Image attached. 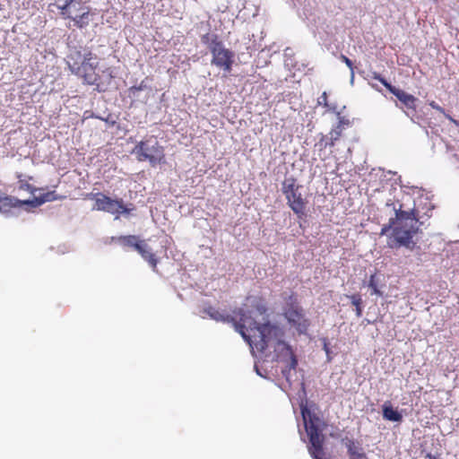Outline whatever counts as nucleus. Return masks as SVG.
I'll return each mask as SVG.
<instances>
[{
	"mask_svg": "<svg viewBox=\"0 0 459 459\" xmlns=\"http://www.w3.org/2000/svg\"><path fill=\"white\" fill-rule=\"evenodd\" d=\"M392 205L395 216L390 218L388 224L382 227L380 235H385L392 230L387 242L389 247H404L409 250H413L416 247L413 238L418 233L419 223L423 224L420 220L424 216L431 217L434 206L427 198H420L418 204L413 202L412 207L407 206L404 203L399 204L398 208L394 204Z\"/></svg>",
	"mask_w": 459,
	"mask_h": 459,
	"instance_id": "f257e3e1",
	"label": "nucleus"
},
{
	"mask_svg": "<svg viewBox=\"0 0 459 459\" xmlns=\"http://www.w3.org/2000/svg\"><path fill=\"white\" fill-rule=\"evenodd\" d=\"M239 316L237 324V332L240 333L244 341L248 344L262 342L263 344H287L283 341L284 329L277 323L266 321L258 324L249 311L242 307L235 311Z\"/></svg>",
	"mask_w": 459,
	"mask_h": 459,
	"instance_id": "f03ea898",
	"label": "nucleus"
},
{
	"mask_svg": "<svg viewBox=\"0 0 459 459\" xmlns=\"http://www.w3.org/2000/svg\"><path fill=\"white\" fill-rule=\"evenodd\" d=\"M301 415L309 440V445L307 446L308 453L313 459H323L325 439L323 431L327 425L316 413L313 412L307 406H301Z\"/></svg>",
	"mask_w": 459,
	"mask_h": 459,
	"instance_id": "7ed1b4c3",
	"label": "nucleus"
},
{
	"mask_svg": "<svg viewBox=\"0 0 459 459\" xmlns=\"http://www.w3.org/2000/svg\"><path fill=\"white\" fill-rule=\"evenodd\" d=\"M67 65L72 74L89 85L98 84L100 77L96 72L99 62L91 50H74L67 56Z\"/></svg>",
	"mask_w": 459,
	"mask_h": 459,
	"instance_id": "20e7f679",
	"label": "nucleus"
},
{
	"mask_svg": "<svg viewBox=\"0 0 459 459\" xmlns=\"http://www.w3.org/2000/svg\"><path fill=\"white\" fill-rule=\"evenodd\" d=\"M250 346L251 353L257 359V362H267L277 359L285 364L281 369V374L286 381L290 385V374L291 370L296 369L298 365L297 357L291 346Z\"/></svg>",
	"mask_w": 459,
	"mask_h": 459,
	"instance_id": "39448f33",
	"label": "nucleus"
},
{
	"mask_svg": "<svg viewBox=\"0 0 459 459\" xmlns=\"http://www.w3.org/2000/svg\"><path fill=\"white\" fill-rule=\"evenodd\" d=\"M282 316L299 335L307 333L310 321L299 304L298 295L293 291L283 298Z\"/></svg>",
	"mask_w": 459,
	"mask_h": 459,
	"instance_id": "423d86ee",
	"label": "nucleus"
},
{
	"mask_svg": "<svg viewBox=\"0 0 459 459\" xmlns=\"http://www.w3.org/2000/svg\"><path fill=\"white\" fill-rule=\"evenodd\" d=\"M202 42L208 46L212 56L211 61L212 65L230 73L234 63V53L224 48L223 43L219 39L218 35L206 33L202 36Z\"/></svg>",
	"mask_w": 459,
	"mask_h": 459,
	"instance_id": "0eeeda50",
	"label": "nucleus"
},
{
	"mask_svg": "<svg viewBox=\"0 0 459 459\" xmlns=\"http://www.w3.org/2000/svg\"><path fill=\"white\" fill-rule=\"evenodd\" d=\"M303 186L298 184L293 177L286 178L281 183V192L287 204L299 219L306 217V209L308 204L307 197L302 194Z\"/></svg>",
	"mask_w": 459,
	"mask_h": 459,
	"instance_id": "6e6552de",
	"label": "nucleus"
},
{
	"mask_svg": "<svg viewBox=\"0 0 459 459\" xmlns=\"http://www.w3.org/2000/svg\"><path fill=\"white\" fill-rule=\"evenodd\" d=\"M138 161H149L155 166L164 161V149L157 141L151 139L139 142L133 149Z\"/></svg>",
	"mask_w": 459,
	"mask_h": 459,
	"instance_id": "1a4fd4ad",
	"label": "nucleus"
},
{
	"mask_svg": "<svg viewBox=\"0 0 459 459\" xmlns=\"http://www.w3.org/2000/svg\"><path fill=\"white\" fill-rule=\"evenodd\" d=\"M95 209L111 214L129 213L122 199H112L109 196L98 193L95 197Z\"/></svg>",
	"mask_w": 459,
	"mask_h": 459,
	"instance_id": "9d476101",
	"label": "nucleus"
},
{
	"mask_svg": "<svg viewBox=\"0 0 459 459\" xmlns=\"http://www.w3.org/2000/svg\"><path fill=\"white\" fill-rule=\"evenodd\" d=\"M371 77L380 82L392 94H394L407 108L416 110L417 98L389 83L380 74L372 72Z\"/></svg>",
	"mask_w": 459,
	"mask_h": 459,
	"instance_id": "9b49d317",
	"label": "nucleus"
},
{
	"mask_svg": "<svg viewBox=\"0 0 459 459\" xmlns=\"http://www.w3.org/2000/svg\"><path fill=\"white\" fill-rule=\"evenodd\" d=\"M238 308H235L232 313L233 315H229L223 312L219 311L217 308L209 306L204 309V312L208 315L212 319L217 322H224V323H232L237 330V324L239 320V316L235 314V311Z\"/></svg>",
	"mask_w": 459,
	"mask_h": 459,
	"instance_id": "f8f14e48",
	"label": "nucleus"
},
{
	"mask_svg": "<svg viewBox=\"0 0 459 459\" xmlns=\"http://www.w3.org/2000/svg\"><path fill=\"white\" fill-rule=\"evenodd\" d=\"M343 129L339 127L338 126H333L330 133L329 136L321 134V137L319 139V142L316 143V147H319V150L322 151L325 149L326 147H333L337 141L340 140V138L342 135Z\"/></svg>",
	"mask_w": 459,
	"mask_h": 459,
	"instance_id": "ddd939ff",
	"label": "nucleus"
},
{
	"mask_svg": "<svg viewBox=\"0 0 459 459\" xmlns=\"http://www.w3.org/2000/svg\"><path fill=\"white\" fill-rule=\"evenodd\" d=\"M77 4L79 5V8H77L78 11L81 12L80 14L75 15L74 17L68 15L67 18L72 19L74 22V25L78 29H83L86 28L91 21V9L89 6L83 5L81 2H77Z\"/></svg>",
	"mask_w": 459,
	"mask_h": 459,
	"instance_id": "4468645a",
	"label": "nucleus"
},
{
	"mask_svg": "<svg viewBox=\"0 0 459 459\" xmlns=\"http://www.w3.org/2000/svg\"><path fill=\"white\" fill-rule=\"evenodd\" d=\"M136 251L141 255V256L148 262L150 266L152 268L154 272H157V264L158 259L155 254L152 252V248L147 245L145 240H141L139 245L136 247Z\"/></svg>",
	"mask_w": 459,
	"mask_h": 459,
	"instance_id": "2eb2a0df",
	"label": "nucleus"
},
{
	"mask_svg": "<svg viewBox=\"0 0 459 459\" xmlns=\"http://www.w3.org/2000/svg\"><path fill=\"white\" fill-rule=\"evenodd\" d=\"M111 240H112V242L118 243L119 245H121L123 247H133L134 250H136V247L141 242V239H139V237H137L135 235L112 237Z\"/></svg>",
	"mask_w": 459,
	"mask_h": 459,
	"instance_id": "dca6fc26",
	"label": "nucleus"
},
{
	"mask_svg": "<svg viewBox=\"0 0 459 459\" xmlns=\"http://www.w3.org/2000/svg\"><path fill=\"white\" fill-rule=\"evenodd\" d=\"M22 204H29L28 201L22 202L18 199L12 198L10 196H1L0 197V212L6 213L11 212V210L16 206H19Z\"/></svg>",
	"mask_w": 459,
	"mask_h": 459,
	"instance_id": "f3484780",
	"label": "nucleus"
},
{
	"mask_svg": "<svg viewBox=\"0 0 459 459\" xmlns=\"http://www.w3.org/2000/svg\"><path fill=\"white\" fill-rule=\"evenodd\" d=\"M16 178L18 179L19 189L28 191L32 195H34L38 190L34 186L30 184V181L33 180L32 176H26L22 173H16Z\"/></svg>",
	"mask_w": 459,
	"mask_h": 459,
	"instance_id": "a211bd4d",
	"label": "nucleus"
},
{
	"mask_svg": "<svg viewBox=\"0 0 459 459\" xmlns=\"http://www.w3.org/2000/svg\"><path fill=\"white\" fill-rule=\"evenodd\" d=\"M383 417L387 420L395 422L403 420L402 414L397 410H394L389 403H385L383 405Z\"/></svg>",
	"mask_w": 459,
	"mask_h": 459,
	"instance_id": "6ab92c4d",
	"label": "nucleus"
},
{
	"mask_svg": "<svg viewBox=\"0 0 459 459\" xmlns=\"http://www.w3.org/2000/svg\"><path fill=\"white\" fill-rule=\"evenodd\" d=\"M247 301L250 303V306L254 307L259 315H264L267 312V307L263 298L248 297Z\"/></svg>",
	"mask_w": 459,
	"mask_h": 459,
	"instance_id": "aec40b11",
	"label": "nucleus"
},
{
	"mask_svg": "<svg viewBox=\"0 0 459 459\" xmlns=\"http://www.w3.org/2000/svg\"><path fill=\"white\" fill-rule=\"evenodd\" d=\"M351 299V304L355 307V313L357 317H360L362 316V299L359 294H353L350 296Z\"/></svg>",
	"mask_w": 459,
	"mask_h": 459,
	"instance_id": "412c9836",
	"label": "nucleus"
},
{
	"mask_svg": "<svg viewBox=\"0 0 459 459\" xmlns=\"http://www.w3.org/2000/svg\"><path fill=\"white\" fill-rule=\"evenodd\" d=\"M376 277H377L376 273L372 274L370 276V278H369L368 285V288L371 289V294H375V295H377V296H382L383 293L378 289Z\"/></svg>",
	"mask_w": 459,
	"mask_h": 459,
	"instance_id": "4be33fe9",
	"label": "nucleus"
},
{
	"mask_svg": "<svg viewBox=\"0 0 459 459\" xmlns=\"http://www.w3.org/2000/svg\"><path fill=\"white\" fill-rule=\"evenodd\" d=\"M429 105L433 108V109H436L437 111L440 112L441 114H443L449 121H451L452 123L457 125L458 122L454 119L449 114H446L445 109L439 106L436 101L434 100H431L429 101Z\"/></svg>",
	"mask_w": 459,
	"mask_h": 459,
	"instance_id": "5701e85b",
	"label": "nucleus"
},
{
	"mask_svg": "<svg viewBox=\"0 0 459 459\" xmlns=\"http://www.w3.org/2000/svg\"><path fill=\"white\" fill-rule=\"evenodd\" d=\"M77 2L76 0H65V3L64 5H61V6H58V8L60 9L61 11V14L67 18L69 14V9L71 6H73L74 4H77Z\"/></svg>",
	"mask_w": 459,
	"mask_h": 459,
	"instance_id": "b1692460",
	"label": "nucleus"
},
{
	"mask_svg": "<svg viewBox=\"0 0 459 459\" xmlns=\"http://www.w3.org/2000/svg\"><path fill=\"white\" fill-rule=\"evenodd\" d=\"M56 199V192L55 191H51V192H48L46 194H43L42 195L38 197L37 201H38L39 204H44L46 202L54 201Z\"/></svg>",
	"mask_w": 459,
	"mask_h": 459,
	"instance_id": "393cba45",
	"label": "nucleus"
},
{
	"mask_svg": "<svg viewBox=\"0 0 459 459\" xmlns=\"http://www.w3.org/2000/svg\"><path fill=\"white\" fill-rule=\"evenodd\" d=\"M337 116H338V123L336 126H338L339 127H341L342 129H345L346 127H349L351 126V121L350 120V118L341 116L340 112H337Z\"/></svg>",
	"mask_w": 459,
	"mask_h": 459,
	"instance_id": "a878e982",
	"label": "nucleus"
},
{
	"mask_svg": "<svg viewBox=\"0 0 459 459\" xmlns=\"http://www.w3.org/2000/svg\"><path fill=\"white\" fill-rule=\"evenodd\" d=\"M317 103L318 105H322L325 108H328L329 109H333L334 110L335 108H330L329 104H328V96H327V93L325 91H324L321 96L318 98V100H317Z\"/></svg>",
	"mask_w": 459,
	"mask_h": 459,
	"instance_id": "bb28decb",
	"label": "nucleus"
},
{
	"mask_svg": "<svg viewBox=\"0 0 459 459\" xmlns=\"http://www.w3.org/2000/svg\"><path fill=\"white\" fill-rule=\"evenodd\" d=\"M349 454L351 459H368L367 455L364 453L356 452L351 447L349 448Z\"/></svg>",
	"mask_w": 459,
	"mask_h": 459,
	"instance_id": "cd10ccee",
	"label": "nucleus"
},
{
	"mask_svg": "<svg viewBox=\"0 0 459 459\" xmlns=\"http://www.w3.org/2000/svg\"><path fill=\"white\" fill-rule=\"evenodd\" d=\"M340 59L346 64V65L350 68L351 70V76L353 77L354 75V66H353V63L352 61L348 58L345 55H341L340 56Z\"/></svg>",
	"mask_w": 459,
	"mask_h": 459,
	"instance_id": "c85d7f7f",
	"label": "nucleus"
},
{
	"mask_svg": "<svg viewBox=\"0 0 459 459\" xmlns=\"http://www.w3.org/2000/svg\"><path fill=\"white\" fill-rule=\"evenodd\" d=\"M147 88L144 81H142L139 85H134L129 88V91L134 93L135 91H142Z\"/></svg>",
	"mask_w": 459,
	"mask_h": 459,
	"instance_id": "c756f323",
	"label": "nucleus"
},
{
	"mask_svg": "<svg viewBox=\"0 0 459 459\" xmlns=\"http://www.w3.org/2000/svg\"><path fill=\"white\" fill-rule=\"evenodd\" d=\"M324 350L325 351V353H326V355H327V359H328V361H330V360L332 359V357L330 356V353H331V352H330V350H329V346L325 345V346H324Z\"/></svg>",
	"mask_w": 459,
	"mask_h": 459,
	"instance_id": "7c9ffc66",
	"label": "nucleus"
},
{
	"mask_svg": "<svg viewBox=\"0 0 459 459\" xmlns=\"http://www.w3.org/2000/svg\"><path fill=\"white\" fill-rule=\"evenodd\" d=\"M255 370H256L257 374H258V375H260V376H262V374H261V373L259 372V370H258V368H257V365H256V364L255 365Z\"/></svg>",
	"mask_w": 459,
	"mask_h": 459,
	"instance_id": "2f4dec72",
	"label": "nucleus"
},
{
	"mask_svg": "<svg viewBox=\"0 0 459 459\" xmlns=\"http://www.w3.org/2000/svg\"><path fill=\"white\" fill-rule=\"evenodd\" d=\"M371 87L376 89L377 91H379L378 88L377 87V85L373 84V83H370Z\"/></svg>",
	"mask_w": 459,
	"mask_h": 459,
	"instance_id": "473e14b6",
	"label": "nucleus"
},
{
	"mask_svg": "<svg viewBox=\"0 0 459 459\" xmlns=\"http://www.w3.org/2000/svg\"><path fill=\"white\" fill-rule=\"evenodd\" d=\"M405 197L407 198L408 201H410L411 199V197L410 195H406Z\"/></svg>",
	"mask_w": 459,
	"mask_h": 459,
	"instance_id": "72a5a7b5",
	"label": "nucleus"
}]
</instances>
